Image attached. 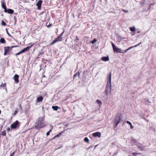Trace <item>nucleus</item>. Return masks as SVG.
Returning <instances> with one entry per match:
<instances>
[{
	"mask_svg": "<svg viewBox=\"0 0 156 156\" xmlns=\"http://www.w3.org/2000/svg\"><path fill=\"white\" fill-rule=\"evenodd\" d=\"M44 117H39L36 122L35 127L37 129H40L45 126L46 125L44 123Z\"/></svg>",
	"mask_w": 156,
	"mask_h": 156,
	"instance_id": "nucleus-1",
	"label": "nucleus"
},
{
	"mask_svg": "<svg viewBox=\"0 0 156 156\" xmlns=\"http://www.w3.org/2000/svg\"><path fill=\"white\" fill-rule=\"evenodd\" d=\"M84 140L85 142H87L88 143H89V140L87 137H86L84 138Z\"/></svg>",
	"mask_w": 156,
	"mask_h": 156,
	"instance_id": "nucleus-28",
	"label": "nucleus"
},
{
	"mask_svg": "<svg viewBox=\"0 0 156 156\" xmlns=\"http://www.w3.org/2000/svg\"><path fill=\"white\" fill-rule=\"evenodd\" d=\"M154 3H153V4H151L150 5L151 6V5H154Z\"/></svg>",
	"mask_w": 156,
	"mask_h": 156,
	"instance_id": "nucleus-45",
	"label": "nucleus"
},
{
	"mask_svg": "<svg viewBox=\"0 0 156 156\" xmlns=\"http://www.w3.org/2000/svg\"><path fill=\"white\" fill-rule=\"evenodd\" d=\"M96 102H97L98 103V104H101V101L99 100H97V101H96Z\"/></svg>",
	"mask_w": 156,
	"mask_h": 156,
	"instance_id": "nucleus-32",
	"label": "nucleus"
},
{
	"mask_svg": "<svg viewBox=\"0 0 156 156\" xmlns=\"http://www.w3.org/2000/svg\"><path fill=\"white\" fill-rule=\"evenodd\" d=\"M130 30L131 31L134 32L135 31V28L134 27L130 28Z\"/></svg>",
	"mask_w": 156,
	"mask_h": 156,
	"instance_id": "nucleus-25",
	"label": "nucleus"
},
{
	"mask_svg": "<svg viewBox=\"0 0 156 156\" xmlns=\"http://www.w3.org/2000/svg\"><path fill=\"white\" fill-rule=\"evenodd\" d=\"M111 76H112V73L111 72H110L109 75L107 76V79L108 81H109V83H111Z\"/></svg>",
	"mask_w": 156,
	"mask_h": 156,
	"instance_id": "nucleus-15",
	"label": "nucleus"
},
{
	"mask_svg": "<svg viewBox=\"0 0 156 156\" xmlns=\"http://www.w3.org/2000/svg\"><path fill=\"white\" fill-rule=\"evenodd\" d=\"M93 147V146H90L87 149V150H88L90 148H91Z\"/></svg>",
	"mask_w": 156,
	"mask_h": 156,
	"instance_id": "nucleus-42",
	"label": "nucleus"
},
{
	"mask_svg": "<svg viewBox=\"0 0 156 156\" xmlns=\"http://www.w3.org/2000/svg\"><path fill=\"white\" fill-rule=\"evenodd\" d=\"M64 32H63L59 35L55 39L53 40L50 44V45H51L57 42L61 41L62 40V36Z\"/></svg>",
	"mask_w": 156,
	"mask_h": 156,
	"instance_id": "nucleus-3",
	"label": "nucleus"
},
{
	"mask_svg": "<svg viewBox=\"0 0 156 156\" xmlns=\"http://www.w3.org/2000/svg\"><path fill=\"white\" fill-rule=\"evenodd\" d=\"M1 24L3 26H6V23L3 20H2Z\"/></svg>",
	"mask_w": 156,
	"mask_h": 156,
	"instance_id": "nucleus-27",
	"label": "nucleus"
},
{
	"mask_svg": "<svg viewBox=\"0 0 156 156\" xmlns=\"http://www.w3.org/2000/svg\"><path fill=\"white\" fill-rule=\"evenodd\" d=\"M137 154L135 153H133V154H132L134 156H136V154Z\"/></svg>",
	"mask_w": 156,
	"mask_h": 156,
	"instance_id": "nucleus-41",
	"label": "nucleus"
},
{
	"mask_svg": "<svg viewBox=\"0 0 156 156\" xmlns=\"http://www.w3.org/2000/svg\"><path fill=\"white\" fill-rule=\"evenodd\" d=\"M61 135V133H60L56 135L54 137L52 138V139H54L55 138L57 137H58L60 136Z\"/></svg>",
	"mask_w": 156,
	"mask_h": 156,
	"instance_id": "nucleus-24",
	"label": "nucleus"
},
{
	"mask_svg": "<svg viewBox=\"0 0 156 156\" xmlns=\"http://www.w3.org/2000/svg\"><path fill=\"white\" fill-rule=\"evenodd\" d=\"M15 153V151H14L11 154V156H13L14 155V154Z\"/></svg>",
	"mask_w": 156,
	"mask_h": 156,
	"instance_id": "nucleus-43",
	"label": "nucleus"
},
{
	"mask_svg": "<svg viewBox=\"0 0 156 156\" xmlns=\"http://www.w3.org/2000/svg\"><path fill=\"white\" fill-rule=\"evenodd\" d=\"M126 123L127 124H129L130 125H131L132 124L129 121H126Z\"/></svg>",
	"mask_w": 156,
	"mask_h": 156,
	"instance_id": "nucleus-38",
	"label": "nucleus"
},
{
	"mask_svg": "<svg viewBox=\"0 0 156 156\" xmlns=\"http://www.w3.org/2000/svg\"><path fill=\"white\" fill-rule=\"evenodd\" d=\"M129 50L127 48V49H126L125 51H123V50H122V51L124 53H126L127 51Z\"/></svg>",
	"mask_w": 156,
	"mask_h": 156,
	"instance_id": "nucleus-39",
	"label": "nucleus"
},
{
	"mask_svg": "<svg viewBox=\"0 0 156 156\" xmlns=\"http://www.w3.org/2000/svg\"><path fill=\"white\" fill-rule=\"evenodd\" d=\"M18 111L17 110H16L14 112V113L13 114V115H16L17 114V113H18Z\"/></svg>",
	"mask_w": 156,
	"mask_h": 156,
	"instance_id": "nucleus-34",
	"label": "nucleus"
},
{
	"mask_svg": "<svg viewBox=\"0 0 156 156\" xmlns=\"http://www.w3.org/2000/svg\"><path fill=\"white\" fill-rule=\"evenodd\" d=\"M47 24H48V23H47L46 24V26L48 27H50L52 25V24H50V23L48 25Z\"/></svg>",
	"mask_w": 156,
	"mask_h": 156,
	"instance_id": "nucleus-33",
	"label": "nucleus"
},
{
	"mask_svg": "<svg viewBox=\"0 0 156 156\" xmlns=\"http://www.w3.org/2000/svg\"><path fill=\"white\" fill-rule=\"evenodd\" d=\"M112 90L111 84L110 83H109V81H107V84L106 86V88L105 91V95H108L111 92Z\"/></svg>",
	"mask_w": 156,
	"mask_h": 156,
	"instance_id": "nucleus-2",
	"label": "nucleus"
},
{
	"mask_svg": "<svg viewBox=\"0 0 156 156\" xmlns=\"http://www.w3.org/2000/svg\"><path fill=\"white\" fill-rule=\"evenodd\" d=\"M137 141L136 140L132 138L131 139L130 143L132 145H134L135 144H137Z\"/></svg>",
	"mask_w": 156,
	"mask_h": 156,
	"instance_id": "nucleus-12",
	"label": "nucleus"
},
{
	"mask_svg": "<svg viewBox=\"0 0 156 156\" xmlns=\"http://www.w3.org/2000/svg\"><path fill=\"white\" fill-rule=\"evenodd\" d=\"M43 13V12H41V14H42Z\"/></svg>",
	"mask_w": 156,
	"mask_h": 156,
	"instance_id": "nucleus-49",
	"label": "nucleus"
},
{
	"mask_svg": "<svg viewBox=\"0 0 156 156\" xmlns=\"http://www.w3.org/2000/svg\"><path fill=\"white\" fill-rule=\"evenodd\" d=\"M2 135L3 136H5L6 135V131L5 130L3 131L2 132Z\"/></svg>",
	"mask_w": 156,
	"mask_h": 156,
	"instance_id": "nucleus-30",
	"label": "nucleus"
},
{
	"mask_svg": "<svg viewBox=\"0 0 156 156\" xmlns=\"http://www.w3.org/2000/svg\"><path fill=\"white\" fill-rule=\"evenodd\" d=\"M17 46H12L11 47L6 46L4 47V55H6L7 54H10L9 51H11L12 49L15 47H16Z\"/></svg>",
	"mask_w": 156,
	"mask_h": 156,
	"instance_id": "nucleus-4",
	"label": "nucleus"
},
{
	"mask_svg": "<svg viewBox=\"0 0 156 156\" xmlns=\"http://www.w3.org/2000/svg\"><path fill=\"white\" fill-rule=\"evenodd\" d=\"M80 73L79 72H78V73H75L73 76V78H76V77L78 76V77H80Z\"/></svg>",
	"mask_w": 156,
	"mask_h": 156,
	"instance_id": "nucleus-21",
	"label": "nucleus"
},
{
	"mask_svg": "<svg viewBox=\"0 0 156 156\" xmlns=\"http://www.w3.org/2000/svg\"><path fill=\"white\" fill-rule=\"evenodd\" d=\"M122 119L120 115H118L115 117L114 122L115 123L114 128H115L117 126L118 124L120 122Z\"/></svg>",
	"mask_w": 156,
	"mask_h": 156,
	"instance_id": "nucleus-6",
	"label": "nucleus"
},
{
	"mask_svg": "<svg viewBox=\"0 0 156 156\" xmlns=\"http://www.w3.org/2000/svg\"><path fill=\"white\" fill-rule=\"evenodd\" d=\"M151 6L150 5L149 9H150L151 8Z\"/></svg>",
	"mask_w": 156,
	"mask_h": 156,
	"instance_id": "nucleus-47",
	"label": "nucleus"
},
{
	"mask_svg": "<svg viewBox=\"0 0 156 156\" xmlns=\"http://www.w3.org/2000/svg\"><path fill=\"white\" fill-rule=\"evenodd\" d=\"M76 38L77 40H79V39L78 38V37L77 36L76 37Z\"/></svg>",
	"mask_w": 156,
	"mask_h": 156,
	"instance_id": "nucleus-44",
	"label": "nucleus"
},
{
	"mask_svg": "<svg viewBox=\"0 0 156 156\" xmlns=\"http://www.w3.org/2000/svg\"><path fill=\"white\" fill-rule=\"evenodd\" d=\"M19 76L18 75L16 74L14 75L13 79L15 80L16 83H17L19 82Z\"/></svg>",
	"mask_w": 156,
	"mask_h": 156,
	"instance_id": "nucleus-11",
	"label": "nucleus"
},
{
	"mask_svg": "<svg viewBox=\"0 0 156 156\" xmlns=\"http://www.w3.org/2000/svg\"><path fill=\"white\" fill-rule=\"evenodd\" d=\"M97 41V39L96 38H94V40L91 41H90V43L92 44H94L95 42H96Z\"/></svg>",
	"mask_w": 156,
	"mask_h": 156,
	"instance_id": "nucleus-26",
	"label": "nucleus"
},
{
	"mask_svg": "<svg viewBox=\"0 0 156 156\" xmlns=\"http://www.w3.org/2000/svg\"><path fill=\"white\" fill-rule=\"evenodd\" d=\"M43 2V1L41 0H39L36 4V5L37 6V9L38 10H40L41 9V4Z\"/></svg>",
	"mask_w": 156,
	"mask_h": 156,
	"instance_id": "nucleus-10",
	"label": "nucleus"
},
{
	"mask_svg": "<svg viewBox=\"0 0 156 156\" xmlns=\"http://www.w3.org/2000/svg\"><path fill=\"white\" fill-rule=\"evenodd\" d=\"M28 45H31L30 46H27L26 48H23L20 51L16 53V55L17 56L23 53H24L27 51H28L34 45V44H28Z\"/></svg>",
	"mask_w": 156,
	"mask_h": 156,
	"instance_id": "nucleus-5",
	"label": "nucleus"
},
{
	"mask_svg": "<svg viewBox=\"0 0 156 156\" xmlns=\"http://www.w3.org/2000/svg\"><path fill=\"white\" fill-rule=\"evenodd\" d=\"M101 59L104 61H107L109 60V58L108 56L103 57L101 58Z\"/></svg>",
	"mask_w": 156,
	"mask_h": 156,
	"instance_id": "nucleus-16",
	"label": "nucleus"
},
{
	"mask_svg": "<svg viewBox=\"0 0 156 156\" xmlns=\"http://www.w3.org/2000/svg\"><path fill=\"white\" fill-rule=\"evenodd\" d=\"M93 136L94 137L97 136L98 137H100L101 136V134L100 132H97L93 133Z\"/></svg>",
	"mask_w": 156,
	"mask_h": 156,
	"instance_id": "nucleus-13",
	"label": "nucleus"
},
{
	"mask_svg": "<svg viewBox=\"0 0 156 156\" xmlns=\"http://www.w3.org/2000/svg\"><path fill=\"white\" fill-rule=\"evenodd\" d=\"M137 147L141 151H143L145 150L146 146L143 145L140 143L137 144Z\"/></svg>",
	"mask_w": 156,
	"mask_h": 156,
	"instance_id": "nucleus-9",
	"label": "nucleus"
},
{
	"mask_svg": "<svg viewBox=\"0 0 156 156\" xmlns=\"http://www.w3.org/2000/svg\"><path fill=\"white\" fill-rule=\"evenodd\" d=\"M122 11H123V12H124L125 13H127L128 12V10H125L123 9H122Z\"/></svg>",
	"mask_w": 156,
	"mask_h": 156,
	"instance_id": "nucleus-36",
	"label": "nucleus"
},
{
	"mask_svg": "<svg viewBox=\"0 0 156 156\" xmlns=\"http://www.w3.org/2000/svg\"><path fill=\"white\" fill-rule=\"evenodd\" d=\"M141 43V42H140L139 44H136V45H135L134 46H133L130 47H129V48H128V49L129 50L130 49H131L132 48H133L134 47H136L138 45H139Z\"/></svg>",
	"mask_w": 156,
	"mask_h": 156,
	"instance_id": "nucleus-22",
	"label": "nucleus"
},
{
	"mask_svg": "<svg viewBox=\"0 0 156 156\" xmlns=\"http://www.w3.org/2000/svg\"><path fill=\"white\" fill-rule=\"evenodd\" d=\"M51 131H52V130H51V129L50 130L48 131L46 133L47 136H48L49 135L50 133L51 132Z\"/></svg>",
	"mask_w": 156,
	"mask_h": 156,
	"instance_id": "nucleus-31",
	"label": "nucleus"
},
{
	"mask_svg": "<svg viewBox=\"0 0 156 156\" xmlns=\"http://www.w3.org/2000/svg\"><path fill=\"white\" fill-rule=\"evenodd\" d=\"M105 1H106L107 0H105Z\"/></svg>",
	"mask_w": 156,
	"mask_h": 156,
	"instance_id": "nucleus-51",
	"label": "nucleus"
},
{
	"mask_svg": "<svg viewBox=\"0 0 156 156\" xmlns=\"http://www.w3.org/2000/svg\"><path fill=\"white\" fill-rule=\"evenodd\" d=\"M43 99V98L42 96H40L38 97L37 99V102H41Z\"/></svg>",
	"mask_w": 156,
	"mask_h": 156,
	"instance_id": "nucleus-14",
	"label": "nucleus"
},
{
	"mask_svg": "<svg viewBox=\"0 0 156 156\" xmlns=\"http://www.w3.org/2000/svg\"><path fill=\"white\" fill-rule=\"evenodd\" d=\"M1 110H0V114H1Z\"/></svg>",
	"mask_w": 156,
	"mask_h": 156,
	"instance_id": "nucleus-48",
	"label": "nucleus"
},
{
	"mask_svg": "<svg viewBox=\"0 0 156 156\" xmlns=\"http://www.w3.org/2000/svg\"><path fill=\"white\" fill-rule=\"evenodd\" d=\"M18 126V127L20 126L19 125V121L17 120L15 122H13L11 125V127L12 129H15Z\"/></svg>",
	"mask_w": 156,
	"mask_h": 156,
	"instance_id": "nucleus-8",
	"label": "nucleus"
},
{
	"mask_svg": "<svg viewBox=\"0 0 156 156\" xmlns=\"http://www.w3.org/2000/svg\"><path fill=\"white\" fill-rule=\"evenodd\" d=\"M6 32H7V34L10 37L12 38H13V37L11 35V34L9 33V32H8V30H6Z\"/></svg>",
	"mask_w": 156,
	"mask_h": 156,
	"instance_id": "nucleus-29",
	"label": "nucleus"
},
{
	"mask_svg": "<svg viewBox=\"0 0 156 156\" xmlns=\"http://www.w3.org/2000/svg\"><path fill=\"white\" fill-rule=\"evenodd\" d=\"M144 101H145V102H148V103H150L149 101V100L148 99H145L144 100Z\"/></svg>",
	"mask_w": 156,
	"mask_h": 156,
	"instance_id": "nucleus-35",
	"label": "nucleus"
},
{
	"mask_svg": "<svg viewBox=\"0 0 156 156\" xmlns=\"http://www.w3.org/2000/svg\"><path fill=\"white\" fill-rule=\"evenodd\" d=\"M2 8L4 9V11L5 12H6V6L5 5L4 3H2Z\"/></svg>",
	"mask_w": 156,
	"mask_h": 156,
	"instance_id": "nucleus-19",
	"label": "nucleus"
},
{
	"mask_svg": "<svg viewBox=\"0 0 156 156\" xmlns=\"http://www.w3.org/2000/svg\"><path fill=\"white\" fill-rule=\"evenodd\" d=\"M7 131L8 132H9L10 131V128L9 127H7Z\"/></svg>",
	"mask_w": 156,
	"mask_h": 156,
	"instance_id": "nucleus-37",
	"label": "nucleus"
},
{
	"mask_svg": "<svg viewBox=\"0 0 156 156\" xmlns=\"http://www.w3.org/2000/svg\"><path fill=\"white\" fill-rule=\"evenodd\" d=\"M20 108H21V109H22V106H21V105H20Z\"/></svg>",
	"mask_w": 156,
	"mask_h": 156,
	"instance_id": "nucleus-46",
	"label": "nucleus"
},
{
	"mask_svg": "<svg viewBox=\"0 0 156 156\" xmlns=\"http://www.w3.org/2000/svg\"><path fill=\"white\" fill-rule=\"evenodd\" d=\"M6 12H7L8 13L12 14L14 12V11L13 10L9 9L8 10L6 9Z\"/></svg>",
	"mask_w": 156,
	"mask_h": 156,
	"instance_id": "nucleus-17",
	"label": "nucleus"
},
{
	"mask_svg": "<svg viewBox=\"0 0 156 156\" xmlns=\"http://www.w3.org/2000/svg\"><path fill=\"white\" fill-rule=\"evenodd\" d=\"M130 127L131 129H133L134 128L133 126H132V124L130 125Z\"/></svg>",
	"mask_w": 156,
	"mask_h": 156,
	"instance_id": "nucleus-40",
	"label": "nucleus"
},
{
	"mask_svg": "<svg viewBox=\"0 0 156 156\" xmlns=\"http://www.w3.org/2000/svg\"><path fill=\"white\" fill-rule=\"evenodd\" d=\"M6 83H5L3 84L2 83V84L0 85V87H5V89L6 90V91L7 90V89L6 87Z\"/></svg>",
	"mask_w": 156,
	"mask_h": 156,
	"instance_id": "nucleus-18",
	"label": "nucleus"
},
{
	"mask_svg": "<svg viewBox=\"0 0 156 156\" xmlns=\"http://www.w3.org/2000/svg\"><path fill=\"white\" fill-rule=\"evenodd\" d=\"M52 108L54 110L57 111L59 108L57 106H53Z\"/></svg>",
	"mask_w": 156,
	"mask_h": 156,
	"instance_id": "nucleus-20",
	"label": "nucleus"
},
{
	"mask_svg": "<svg viewBox=\"0 0 156 156\" xmlns=\"http://www.w3.org/2000/svg\"><path fill=\"white\" fill-rule=\"evenodd\" d=\"M0 42L2 43H5V39L2 38H1L0 40Z\"/></svg>",
	"mask_w": 156,
	"mask_h": 156,
	"instance_id": "nucleus-23",
	"label": "nucleus"
},
{
	"mask_svg": "<svg viewBox=\"0 0 156 156\" xmlns=\"http://www.w3.org/2000/svg\"><path fill=\"white\" fill-rule=\"evenodd\" d=\"M111 43L113 50L115 52L121 53L123 54L124 53V52L122 51V50L120 48H119L116 47L112 43V42Z\"/></svg>",
	"mask_w": 156,
	"mask_h": 156,
	"instance_id": "nucleus-7",
	"label": "nucleus"
},
{
	"mask_svg": "<svg viewBox=\"0 0 156 156\" xmlns=\"http://www.w3.org/2000/svg\"><path fill=\"white\" fill-rule=\"evenodd\" d=\"M11 156V155L10 156Z\"/></svg>",
	"mask_w": 156,
	"mask_h": 156,
	"instance_id": "nucleus-50",
	"label": "nucleus"
}]
</instances>
